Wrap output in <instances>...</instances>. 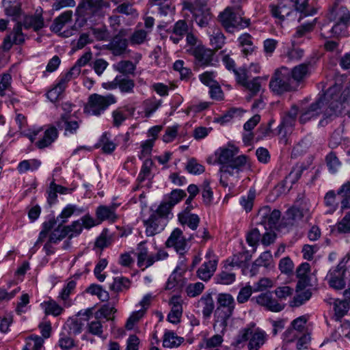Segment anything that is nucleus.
I'll return each instance as SVG.
<instances>
[{
	"label": "nucleus",
	"instance_id": "nucleus-62",
	"mask_svg": "<svg viewBox=\"0 0 350 350\" xmlns=\"http://www.w3.org/2000/svg\"><path fill=\"white\" fill-rule=\"evenodd\" d=\"M64 228L70 238L79 235L83 230L82 224L79 220L75 221L71 225L64 226Z\"/></svg>",
	"mask_w": 350,
	"mask_h": 350
},
{
	"label": "nucleus",
	"instance_id": "nucleus-25",
	"mask_svg": "<svg viewBox=\"0 0 350 350\" xmlns=\"http://www.w3.org/2000/svg\"><path fill=\"white\" fill-rule=\"evenodd\" d=\"M217 266V260L209 259L204 262L198 269L197 273L200 279L208 281L214 274Z\"/></svg>",
	"mask_w": 350,
	"mask_h": 350
},
{
	"label": "nucleus",
	"instance_id": "nucleus-49",
	"mask_svg": "<svg viewBox=\"0 0 350 350\" xmlns=\"http://www.w3.org/2000/svg\"><path fill=\"white\" fill-rule=\"evenodd\" d=\"M77 210V207L73 204H68L62 211V213L57 217L56 219H53L57 223L63 225L67 222L69 217H70L75 211Z\"/></svg>",
	"mask_w": 350,
	"mask_h": 350
},
{
	"label": "nucleus",
	"instance_id": "nucleus-31",
	"mask_svg": "<svg viewBox=\"0 0 350 350\" xmlns=\"http://www.w3.org/2000/svg\"><path fill=\"white\" fill-rule=\"evenodd\" d=\"M104 6V0H81L78 8L85 12L95 14Z\"/></svg>",
	"mask_w": 350,
	"mask_h": 350
},
{
	"label": "nucleus",
	"instance_id": "nucleus-64",
	"mask_svg": "<svg viewBox=\"0 0 350 350\" xmlns=\"http://www.w3.org/2000/svg\"><path fill=\"white\" fill-rule=\"evenodd\" d=\"M187 196L185 191L182 189H174L171 191L167 202L173 207Z\"/></svg>",
	"mask_w": 350,
	"mask_h": 350
},
{
	"label": "nucleus",
	"instance_id": "nucleus-16",
	"mask_svg": "<svg viewBox=\"0 0 350 350\" xmlns=\"http://www.w3.org/2000/svg\"><path fill=\"white\" fill-rule=\"evenodd\" d=\"M166 246L174 247L180 255L186 252L187 241L179 228L174 229L166 241Z\"/></svg>",
	"mask_w": 350,
	"mask_h": 350
},
{
	"label": "nucleus",
	"instance_id": "nucleus-57",
	"mask_svg": "<svg viewBox=\"0 0 350 350\" xmlns=\"http://www.w3.org/2000/svg\"><path fill=\"white\" fill-rule=\"evenodd\" d=\"M76 288L75 280L68 281L59 294L58 297L64 301H66Z\"/></svg>",
	"mask_w": 350,
	"mask_h": 350
},
{
	"label": "nucleus",
	"instance_id": "nucleus-21",
	"mask_svg": "<svg viewBox=\"0 0 350 350\" xmlns=\"http://www.w3.org/2000/svg\"><path fill=\"white\" fill-rule=\"evenodd\" d=\"M192 54L198 65L208 66L211 64L214 53L211 49L198 46L193 49Z\"/></svg>",
	"mask_w": 350,
	"mask_h": 350
},
{
	"label": "nucleus",
	"instance_id": "nucleus-19",
	"mask_svg": "<svg viewBox=\"0 0 350 350\" xmlns=\"http://www.w3.org/2000/svg\"><path fill=\"white\" fill-rule=\"evenodd\" d=\"M328 18L331 21L349 24L350 13L346 7L334 3L328 14Z\"/></svg>",
	"mask_w": 350,
	"mask_h": 350
},
{
	"label": "nucleus",
	"instance_id": "nucleus-3",
	"mask_svg": "<svg viewBox=\"0 0 350 350\" xmlns=\"http://www.w3.org/2000/svg\"><path fill=\"white\" fill-rule=\"evenodd\" d=\"M235 301L232 295L221 293L217 296V308L215 311V327H218L221 332L226 330L229 319L235 308Z\"/></svg>",
	"mask_w": 350,
	"mask_h": 350
},
{
	"label": "nucleus",
	"instance_id": "nucleus-10",
	"mask_svg": "<svg viewBox=\"0 0 350 350\" xmlns=\"http://www.w3.org/2000/svg\"><path fill=\"white\" fill-rule=\"evenodd\" d=\"M295 7L293 0H278L276 4L269 5L271 16L279 23L283 22L293 12Z\"/></svg>",
	"mask_w": 350,
	"mask_h": 350
},
{
	"label": "nucleus",
	"instance_id": "nucleus-41",
	"mask_svg": "<svg viewBox=\"0 0 350 350\" xmlns=\"http://www.w3.org/2000/svg\"><path fill=\"white\" fill-rule=\"evenodd\" d=\"M42 308L44 309L46 314H51L55 317L59 316L62 314L64 309L54 300H49L44 301L41 304Z\"/></svg>",
	"mask_w": 350,
	"mask_h": 350
},
{
	"label": "nucleus",
	"instance_id": "nucleus-20",
	"mask_svg": "<svg viewBox=\"0 0 350 350\" xmlns=\"http://www.w3.org/2000/svg\"><path fill=\"white\" fill-rule=\"evenodd\" d=\"M312 65L310 62L303 63L295 66L293 69H289L291 78L296 84V88L299 83L302 81L310 72Z\"/></svg>",
	"mask_w": 350,
	"mask_h": 350
},
{
	"label": "nucleus",
	"instance_id": "nucleus-34",
	"mask_svg": "<svg viewBox=\"0 0 350 350\" xmlns=\"http://www.w3.org/2000/svg\"><path fill=\"white\" fill-rule=\"evenodd\" d=\"M191 12L193 13L195 21L200 27H203L208 25L211 19V14L208 9L191 10Z\"/></svg>",
	"mask_w": 350,
	"mask_h": 350
},
{
	"label": "nucleus",
	"instance_id": "nucleus-40",
	"mask_svg": "<svg viewBox=\"0 0 350 350\" xmlns=\"http://www.w3.org/2000/svg\"><path fill=\"white\" fill-rule=\"evenodd\" d=\"M210 33V42L211 46L215 49H221L225 44L226 38L219 29H213Z\"/></svg>",
	"mask_w": 350,
	"mask_h": 350
},
{
	"label": "nucleus",
	"instance_id": "nucleus-18",
	"mask_svg": "<svg viewBox=\"0 0 350 350\" xmlns=\"http://www.w3.org/2000/svg\"><path fill=\"white\" fill-rule=\"evenodd\" d=\"M256 301L258 304L265 307L271 312H280L284 308V305L279 304L270 293H261L256 297Z\"/></svg>",
	"mask_w": 350,
	"mask_h": 350
},
{
	"label": "nucleus",
	"instance_id": "nucleus-33",
	"mask_svg": "<svg viewBox=\"0 0 350 350\" xmlns=\"http://www.w3.org/2000/svg\"><path fill=\"white\" fill-rule=\"evenodd\" d=\"M239 46L241 47V52L245 56L251 55L256 49L253 43V38L249 33H243L239 36Z\"/></svg>",
	"mask_w": 350,
	"mask_h": 350
},
{
	"label": "nucleus",
	"instance_id": "nucleus-39",
	"mask_svg": "<svg viewBox=\"0 0 350 350\" xmlns=\"http://www.w3.org/2000/svg\"><path fill=\"white\" fill-rule=\"evenodd\" d=\"M336 198V193L334 191L331 190L326 193L324 198V203L327 208L326 213L332 214L337 209L338 202Z\"/></svg>",
	"mask_w": 350,
	"mask_h": 350
},
{
	"label": "nucleus",
	"instance_id": "nucleus-9",
	"mask_svg": "<svg viewBox=\"0 0 350 350\" xmlns=\"http://www.w3.org/2000/svg\"><path fill=\"white\" fill-rule=\"evenodd\" d=\"M298 113V109L295 105H293L291 109L286 112L282 118V122L278 126V134L281 136V142L284 144L288 142V135H289L295 126L297 116Z\"/></svg>",
	"mask_w": 350,
	"mask_h": 350
},
{
	"label": "nucleus",
	"instance_id": "nucleus-27",
	"mask_svg": "<svg viewBox=\"0 0 350 350\" xmlns=\"http://www.w3.org/2000/svg\"><path fill=\"white\" fill-rule=\"evenodd\" d=\"M58 137L57 129L55 126H50L44 132L42 139L35 142L36 146L43 149L49 146Z\"/></svg>",
	"mask_w": 350,
	"mask_h": 350
},
{
	"label": "nucleus",
	"instance_id": "nucleus-22",
	"mask_svg": "<svg viewBox=\"0 0 350 350\" xmlns=\"http://www.w3.org/2000/svg\"><path fill=\"white\" fill-rule=\"evenodd\" d=\"M80 123L81 121L71 120L68 113H64L61 116L57 124L59 129H64V135H68L77 133Z\"/></svg>",
	"mask_w": 350,
	"mask_h": 350
},
{
	"label": "nucleus",
	"instance_id": "nucleus-11",
	"mask_svg": "<svg viewBox=\"0 0 350 350\" xmlns=\"http://www.w3.org/2000/svg\"><path fill=\"white\" fill-rule=\"evenodd\" d=\"M347 271L346 265L340 260L334 269L329 270L327 275L329 286L336 290L343 289L346 286L345 277Z\"/></svg>",
	"mask_w": 350,
	"mask_h": 350
},
{
	"label": "nucleus",
	"instance_id": "nucleus-55",
	"mask_svg": "<svg viewBox=\"0 0 350 350\" xmlns=\"http://www.w3.org/2000/svg\"><path fill=\"white\" fill-rule=\"evenodd\" d=\"M326 163L330 172L335 173L340 167L341 163L336 154L331 152L326 157Z\"/></svg>",
	"mask_w": 350,
	"mask_h": 350
},
{
	"label": "nucleus",
	"instance_id": "nucleus-48",
	"mask_svg": "<svg viewBox=\"0 0 350 350\" xmlns=\"http://www.w3.org/2000/svg\"><path fill=\"white\" fill-rule=\"evenodd\" d=\"M130 286V280L124 277H116L109 285L111 290L119 292L124 289H127Z\"/></svg>",
	"mask_w": 350,
	"mask_h": 350
},
{
	"label": "nucleus",
	"instance_id": "nucleus-37",
	"mask_svg": "<svg viewBox=\"0 0 350 350\" xmlns=\"http://www.w3.org/2000/svg\"><path fill=\"white\" fill-rule=\"evenodd\" d=\"M94 319L90 321L87 325L88 332L94 336L102 338L103 334V323L106 321H102L101 319H97L94 317Z\"/></svg>",
	"mask_w": 350,
	"mask_h": 350
},
{
	"label": "nucleus",
	"instance_id": "nucleus-8",
	"mask_svg": "<svg viewBox=\"0 0 350 350\" xmlns=\"http://www.w3.org/2000/svg\"><path fill=\"white\" fill-rule=\"evenodd\" d=\"M310 206L308 200H301L288 209L287 219L291 225L297 224L300 221H307L310 218Z\"/></svg>",
	"mask_w": 350,
	"mask_h": 350
},
{
	"label": "nucleus",
	"instance_id": "nucleus-45",
	"mask_svg": "<svg viewBox=\"0 0 350 350\" xmlns=\"http://www.w3.org/2000/svg\"><path fill=\"white\" fill-rule=\"evenodd\" d=\"M72 12L68 10L62 13L60 16L57 17L53 23V30L59 31L62 29L64 25L70 21L72 18Z\"/></svg>",
	"mask_w": 350,
	"mask_h": 350
},
{
	"label": "nucleus",
	"instance_id": "nucleus-60",
	"mask_svg": "<svg viewBox=\"0 0 350 350\" xmlns=\"http://www.w3.org/2000/svg\"><path fill=\"white\" fill-rule=\"evenodd\" d=\"M204 288V285L202 282L189 284L186 286L185 291L190 297H196L202 293Z\"/></svg>",
	"mask_w": 350,
	"mask_h": 350
},
{
	"label": "nucleus",
	"instance_id": "nucleus-58",
	"mask_svg": "<svg viewBox=\"0 0 350 350\" xmlns=\"http://www.w3.org/2000/svg\"><path fill=\"white\" fill-rule=\"evenodd\" d=\"M349 302L345 300H336L334 301V311L337 319L342 318L348 311Z\"/></svg>",
	"mask_w": 350,
	"mask_h": 350
},
{
	"label": "nucleus",
	"instance_id": "nucleus-36",
	"mask_svg": "<svg viewBox=\"0 0 350 350\" xmlns=\"http://www.w3.org/2000/svg\"><path fill=\"white\" fill-rule=\"evenodd\" d=\"M178 218L182 225H187L193 230L197 229L200 221L199 216L196 214H178Z\"/></svg>",
	"mask_w": 350,
	"mask_h": 350
},
{
	"label": "nucleus",
	"instance_id": "nucleus-32",
	"mask_svg": "<svg viewBox=\"0 0 350 350\" xmlns=\"http://www.w3.org/2000/svg\"><path fill=\"white\" fill-rule=\"evenodd\" d=\"M184 340V338L178 336L174 332L166 331L163 336V346L165 348H176L179 347Z\"/></svg>",
	"mask_w": 350,
	"mask_h": 350
},
{
	"label": "nucleus",
	"instance_id": "nucleus-13",
	"mask_svg": "<svg viewBox=\"0 0 350 350\" xmlns=\"http://www.w3.org/2000/svg\"><path fill=\"white\" fill-rule=\"evenodd\" d=\"M167 224V219L157 213H152L150 217L144 221L146 227V234L148 237H152L164 230Z\"/></svg>",
	"mask_w": 350,
	"mask_h": 350
},
{
	"label": "nucleus",
	"instance_id": "nucleus-63",
	"mask_svg": "<svg viewBox=\"0 0 350 350\" xmlns=\"http://www.w3.org/2000/svg\"><path fill=\"white\" fill-rule=\"evenodd\" d=\"M144 310H139L133 312L126 321L125 325L126 328L129 330L132 329L135 324L144 317Z\"/></svg>",
	"mask_w": 350,
	"mask_h": 350
},
{
	"label": "nucleus",
	"instance_id": "nucleus-15",
	"mask_svg": "<svg viewBox=\"0 0 350 350\" xmlns=\"http://www.w3.org/2000/svg\"><path fill=\"white\" fill-rule=\"evenodd\" d=\"M23 26L21 23H17L11 33L4 38L3 43L4 51H9L13 44H22L25 42V35L22 31Z\"/></svg>",
	"mask_w": 350,
	"mask_h": 350
},
{
	"label": "nucleus",
	"instance_id": "nucleus-6",
	"mask_svg": "<svg viewBox=\"0 0 350 350\" xmlns=\"http://www.w3.org/2000/svg\"><path fill=\"white\" fill-rule=\"evenodd\" d=\"M243 12L239 6L227 8L219 15L220 21L224 27L229 32L235 28H245L250 25V19L242 18Z\"/></svg>",
	"mask_w": 350,
	"mask_h": 350
},
{
	"label": "nucleus",
	"instance_id": "nucleus-42",
	"mask_svg": "<svg viewBox=\"0 0 350 350\" xmlns=\"http://www.w3.org/2000/svg\"><path fill=\"white\" fill-rule=\"evenodd\" d=\"M40 165L41 162L38 159L23 160L18 163L17 170L20 174H23L29 170H36Z\"/></svg>",
	"mask_w": 350,
	"mask_h": 350
},
{
	"label": "nucleus",
	"instance_id": "nucleus-12",
	"mask_svg": "<svg viewBox=\"0 0 350 350\" xmlns=\"http://www.w3.org/2000/svg\"><path fill=\"white\" fill-rule=\"evenodd\" d=\"M280 216L281 213L280 211L277 209L271 210L268 206L262 207L258 213L260 223L263 225L266 229H271L275 227Z\"/></svg>",
	"mask_w": 350,
	"mask_h": 350
},
{
	"label": "nucleus",
	"instance_id": "nucleus-4",
	"mask_svg": "<svg viewBox=\"0 0 350 350\" xmlns=\"http://www.w3.org/2000/svg\"><path fill=\"white\" fill-rule=\"evenodd\" d=\"M250 260L247 253H239L234 255L230 260H227L223 269L216 275L214 278L215 282L219 284L229 285L232 284L236 279V273L232 269L234 267H241Z\"/></svg>",
	"mask_w": 350,
	"mask_h": 350
},
{
	"label": "nucleus",
	"instance_id": "nucleus-1",
	"mask_svg": "<svg viewBox=\"0 0 350 350\" xmlns=\"http://www.w3.org/2000/svg\"><path fill=\"white\" fill-rule=\"evenodd\" d=\"M340 91L338 85L330 87L322 97L301 114L300 122L304 124L321 112L325 118L338 116L342 111Z\"/></svg>",
	"mask_w": 350,
	"mask_h": 350
},
{
	"label": "nucleus",
	"instance_id": "nucleus-29",
	"mask_svg": "<svg viewBox=\"0 0 350 350\" xmlns=\"http://www.w3.org/2000/svg\"><path fill=\"white\" fill-rule=\"evenodd\" d=\"M273 258L269 251H266L254 261L251 269L252 275H254L257 272L258 267H264L266 268L272 267Z\"/></svg>",
	"mask_w": 350,
	"mask_h": 350
},
{
	"label": "nucleus",
	"instance_id": "nucleus-5",
	"mask_svg": "<svg viewBox=\"0 0 350 350\" xmlns=\"http://www.w3.org/2000/svg\"><path fill=\"white\" fill-rule=\"evenodd\" d=\"M289 75V68L286 67L276 70L269 81L270 90L278 95L296 90V84Z\"/></svg>",
	"mask_w": 350,
	"mask_h": 350
},
{
	"label": "nucleus",
	"instance_id": "nucleus-52",
	"mask_svg": "<svg viewBox=\"0 0 350 350\" xmlns=\"http://www.w3.org/2000/svg\"><path fill=\"white\" fill-rule=\"evenodd\" d=\"M152 165L153 162L151 159H146L144 161L137 179L139 183H143L147 178L150 176Z\"/></svg>",
	"mask_w": 350,
	"mask_h": 350
},
{
	"label": "nucleus",
	"instance_id": "nucleus-47",
	"mask_svg": "<svg viewBox=\"0 0 350 350\" xmlns=\"http://www.w3.org/2000/svg\"><path fill=\"white\" fill-rule=\"evenodd\" d=\"M251 333L249 327L241 329L239 334L234 338L232 345L237 349L243 348L246 342H248V334Z\"/></svg>",
	"mask_w": 350,
	"mask_h": 350
},
{
	"label": "nucleus",
	"instance_id": "nucleus-53",
	"mask_svg": "<svg viewBox=\"0 0 350 350\" xmlns=\"http://www.w3.org/2000/svg\"><path fill=\"white\" fill-rule=\"evenodd\" d=\"M115 69L124 75L132 74L135 70V66L131 61H120L114 65Z\"/></svg>",
	"mask_w": 350,
	"mask_h": 350
},
{
	"label": "nucleus",
	"instance_id": "nucleus-17",
	"mask_svg": "<svg viewBox=\"0 0 350 350\" xmlns=\"http://www.w3.org/2000/svg\"><path fill=\"white\" fill-rule=\"evenodd\" d=\"M122 30L110 40L105 46V49L110 51L116 56H120L126 52L128 46V40L124 38V34Z\"/></svg>",
	"mask_w": 350,
	"mask_h": 350
},
{
	"label": "nucleus",
	"instance_id": "nucleus-7",
	"mask_svg": "<svg viewBox=\"0 0 350 350\" xmlns=\"http://www.w3.org/2000/svg\"><path fill=\"white\" fill-rule=\"evenodd\" d=\"M116 103V98L111 94L102 96L93 94L88 98L84 111L90 115L99 116L111 105Z\"/></svg>",
	"mask_w": 350,
	"mask_h": 350
},
{
	"label": "nucleus",
	"instance_id": "nucleus-50",
	"mask_svg": "<svg viewBox=\"0 0 350 350\" xmlns=\"http://www.w3.org/2000/svg\"><path fill=\"white\" fill-rule=\"evenodd\" d=\"M243 86L245 87L250 92V95L247 98V99L250 100L260 91L261 84L259 81V77L254 78L250 81H247Z\"/></svg>",
	"mask_w": 350,
	"mask_h": 350
},
{
	"label": "nucleus",
	"instance_id": "nucleus-28",
	"mask_svg": "<svg viewBox=\"0 0 350 350\" xmlns=\"http://www.w3.org/2000/svg\"><path fill=\"white\" fill-rule=\"evenodd\" d=\"M116 208V206L114 205L99 206L96 211V217L100 221L109 220L114 222L117 219Z\"/></svg>",
	"mask_w": 350,
	"mask_h": 350
},
{
	"label": "nucleus",
	"instance_id": "nucleus-51",
	"mask_svg": "<svg viewBox=\"0 0 350 350\" xmlns=\"http://www.w3.org/2000/svg\"><path fill=\"white\" fill-rule=\"evenodd\" d=\"M58 345L62 350H71L75 346L74 340L65 332H61L58 340Z\"/></svg>",
	"mask_w": 350,
	"mask_h": 350
},
{
	"label": "nucleus",
	"instance_id": "nucleus-56",
	"mask_svg": "<svg viewBox=\"0 0 350 350\" xmlns=\"http://www.w3.org/2000/svg\"><path fill=\"white\" fill-rule=\"evenodd\" d=\"M66 236L68 235L64 226L58 223L57 228L54 229L49 236V242L56 243Z\"/></svg>",
	"mask_w": 350,
	"mask_h": 350
},
{
	"label": "nucleus",
	"instance_id": "nucleus-35",
	"mask_svg": "<svg viewBox=\"0 0 350 350\" xmlns=\"http://www.w3.org/2000/svg\"><path fill=\"white\" fill-rule=\"evenodd\" d=\"M149 33L138 25L131 35L129 42L131 45H140L149 40Z\"/></svg>",
	"mask_w": 350,
	"mask_h": 350
},
{
	"label": "nucleus",
	"instance_id": "nucleus-38",
	"mask_svg": "<svg viewBox=\"0 0 350 350\" xmlns=\"http://www.w3.org/2000/svg\"><path fill=\"white\" fill-rule=\"evenodd\" d=\"M118 82V88L122 93H133L135 82L133 79L123 75L116 76Z\"/></svg>",
	"mask_w": 350,
	"mask_h": 350
},
{
	"label": "nucleus",
	"instance_id": "nucleus-2",
	"mask_svg": "<svg viewBox=\"0 0 350 350\" xmlns=\"http://www.w3.org/2000/svg\"><path fill=\"white\" fill-rule=\"evenodd\" d=\"M239 150L234 146H228L219 148L215 152L217 161L221 165L219 172L220 183L223 187L228 186V175H238L247 164V157L245 155H240L235 157Z\"/></svg>",
	"mask_w": 350,
	"mask_h": 350
},
{
	"label": "nucleus",
	"instance_id": "nucleus-43",
	"mask_svg": "<svg viewBox=\"0 0 350 350\" xmlns=\"http://www.w3.org/2000/svg\"><path fill=\"white\" fill-rule=\"evenodd\" d=\"M113 241V235L109 230L104 229L100 236L96 239L95 241V246L103 249L111 244Z\"/></svg>",
	"mask_w": 350,
	"mask_h": 350
},
{
	"label": "nucleus",
	"instance_id": "nucleus-23",
	"mask_svg": "<svg viewBox=\"0 0 350 350\" xmlns=\"http://www.w3.org/2000/svg\"><path fill=\"white\" fill-rule=\"evenodd\" d=\"M196 308L202 313L205 319L211 317L215 304L211 294H205L196 303Z\"/></svg>",
	"mask_w": 350,
	"mask_h": 350
},
{
	"label": "nucleus",
	"instance_id": "nucleus-26",
	"mask_svg": "<svg viewBox=\"0 0 350 350\" xmlns=\"http://www.w3.org/2000/svg\"><path fill=\"white\" fill-rule=\"evenodd\" d=\"M189 31V27L187 23L184 20H179L174 25L170 40H172L173 43L178 44Z\"/></svg>",
	"mask_w": 350,
	"mask_h": 350
},
{
	"label": "nucleus",
	"instance_id": "nucleus-24",
	"mask_svg": "<svg viewBox=\"0 0 350 350\" xmlns=\"http://www.w3.org/2000/svg\"><path fill=\"white\" fill-rule=\"evenodd\" d=\"M22 25L26 29H33L38 31L44 27V22L41 13L37 10L34 15L25 16Z\"/></svg>",
	"mask_w": 350,
	"mask_h": 350
},
{
	"label": "nucleus",
	"instance_id": "nucleus-54",
	"mask_svg": "<svg viewBox=\"0 0 350 350\" xmlns=\"http://www.w3.org/2000/svg\"><path fill=\"white\" fill-rule=\"evenodd\" d=\"M185 168L189 173L193 174H200L204 172V167L199 163L195 158L188 160Z\"/></svg>",
	"mask_w": 350,
	"mask_h": 350
},
{
	"label": "nucleus",
	"instance_id": "nucleus-44",
	"mask_svg": "<svg viewBox=\"0 0 350 350\" xmlns=\"http://www.w3.org/2000/svg\"><path fill=\"white\" fill-rule=\"evenodd\" d=\"M200 190L204 204L206 206H210L213 200V192L208 180H205L200 185Z\"/></svg>",
	"mask_w": 350,
	"mask_h": 350
},
{
	"label": "nucleus",
	"instance_id": "nucleus-59",
	"mask_svg": "<svg viewBox=\"0 0 350 350\" xmlns=\"http://www.w3.org/2000/svg\"><path fill=\"white\" fill-rule=\"evenodd\" d=\"M337 231L342 234L350 233V213L346 214L336 225Z\"/></svg>",
	"mask_w": 350,
	"mask_h": 350
},
{
	"label": "nucleus",
	"instance_id": "nucleus-30",
	"mask_svg": "<svg viewBox=\"0 0 350 350\" xmlns=\"http://www.w3.org/2000/svg\"><path fill=\"white\" fill-rule=\"evenodd\" d=\"M136 254L138 267L148 268L151 266L148 265V263L149 262V259L152 258V254H148V249L146 247V243L144 241L138 244Z\"/></svg>",
	"mask_w": 350,
	"mask_h": 350
},
{
	"label": "nucleus",
	"instance_id": "nucleus-46",
	"mask_svg": "<svg viewBox=\"0 0 350 350\" xmlns=\"http://www.w3.org/2000/svg\"><path fill=\"white\" fill-rule=\"evenodd\" d=\"M116 312V309L114 306L110 304H104L94 314V317L97 319H105L106 321L110 320L111 315Z\"/></svg>",
	"mask_w": 350,
	"mask_h": 350
},
{
	"label": "nucleus",
	"instance_id": "nucleus-61",
	"mask_svg": "<svg viewBox=\"0 0 350 350\" xmlns=\"http://www.w3.org/2000/svg\"><path fill=\"white\" fill-rule=\"evenodd\" d=\"M255 198V191L250 190L246 196H242L240 200V204L243 208L249 212L252 210Z\"/></svg>",
	"mask_w": 350,
	"mask_h": 350
},
{
	"label": "nucleus",
	"instance_id": "nucleus-14",
	"mask_svg": "<svg viewBox=\"0 0 350 350\" xmlns=\"http://www.w3.org/2000/svg\"><path fill=\"white\" fill-rule=\"evenodd\" d=\"M251 333L248 334V350H259L267 342L268 336L267 333L260 329L255 328L254 325L249 327Z\"/></svg>",
	"mask_w": 350,
	"mask_h": 350
}]
</instances>
